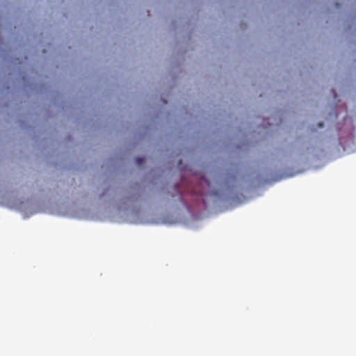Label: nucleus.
Wrapping results in <instances>:
<instances>
[{"label": "nucleus", "mask_w": 356, "mask_h": 356, "mask_svg": "<svg viewBox=\"0 0 356 356\" xmlns=\"http://www.w3.org/2000/svg\"><path fill=\"white\" fill-rule=\"evenodd\" d=\"M136 162L138 165H142L144 163V159L141 157L136 158Z\"/></svg>", "instance_id": "1"}, {"label": "nucleus", "mask_w": 356, "mask_h": 356, "mask_svg": "<svg viewBox=\"0 0 356 356\" xmlns=\"http://www.w3.org/2000/svg\"><path fill=\"white\" fill-rule=\"evenodd\" d=\"M319 127H323V123H320V124H319Z\"/></svg>", "instance_id": "2"}]
</instances>
